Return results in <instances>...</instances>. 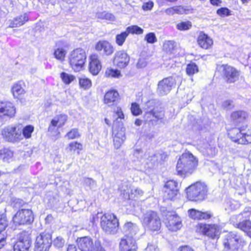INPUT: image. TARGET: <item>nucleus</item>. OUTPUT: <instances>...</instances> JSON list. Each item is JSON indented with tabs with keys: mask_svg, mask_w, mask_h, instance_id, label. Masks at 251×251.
Masks as SVG:
<instances>
[{
	"mask_svg": "<svg viewBox=\"0 0 251 251\" xmlns=\"http://www.w3.org/2000/svg\"><path fill=\"white\" fill-rule=\"evenodd\" d=\"M100 219V224L102 230L107 234L115 233L118 228L119 222L116 216L112 213H98L93 215L91 221L93 224H96Z\"/></svg>",
	"mask_w": 251,
	"mask_h": 251,
	"instance_id": "f257e3e1",
	"label": "nucleus"
},
{
	"mask_svg": "<svg viewBox=\"0 0 251 251\" xmlns=\"http://www.w3.org/2000/svg\"><path fill=\"white\" fill-rule=\"evenodd\" d=\"M197 165L198 160L191 153H183L177 162L176 169L177 174L182 177L191 174Z\"/></svg>",
	"mask_w": 251,
	"mask_h": 251,
	"instance_id": "f03ea898",
	"label": "nucleus"
},
{
	"mask_svg": "<svg viewBox=\"0 0 251 251\" xmlns=\"http://www.w3.org/2000/svg\"><path fill=\"white\" fill-rule=\"evenodd\" d=\"M228 136L231 140L240 144L251 143V128L243 126L231 129Z\"/></svg>",
	"mask_w": 251,
	"mask_h": 251,
	"instance_id": "7ed1b4c3",
	"label": "nucleus"
},
{
	"mask_svg": "<svg viewBox=\"0 0 251 251\" xmlns=\"http://www.w3.org/2000/svg\"><path fill=\"white\" fill-rule=\"evenodd\" d=\"M69 63L73 70L75 72L81 70L85 63L86 53L84 50L77 48L70 52L69 56Z\"/></svg>",
	"mask_w": 251,
	"mask_h": 251,
	"instance_id": "20e7f679",
	"label": "nucleus"
},
{
	"mask_svg": "<svg viewBox=\"0 0 251 251\" xmlns=\"http://www.w3.org/2000/svg\"><path fill=\"white\" fill-rule=\"evenodd\" d=\"M141 222L146 229L151 231H158L161 226L158 215L156 212L151 210L148 211L143 214Z\"/></svg>",
	"mask_w": 251,
	"mask_h": 251,
	"instance_id": "39448f33",
	"label": "nucleus"
},
{
	"mask_svg": "<svg viewBox=\"0 0 251 251\" xmlns=\"http://www.w3.org/2000/svg\"><path fill=\"white\" fill-rule=\"evenodd\" d=\"M187 198L190 201H201L206 196L207 188L202 183L197 182L186 189Z\"/></svg>",
	"mask_w": 251,
	"mask_h": 251,
	"instance_id": "423d86ee",
	"label": "nucleus"
},
{
	"mask_svg": "<svg viewBox=\"0 0 251 251\" xmlns=\"http://www.w3.org/2000/svg\"><path fill=\"white\" fill-rule=\"evenodd\" d=\"M1 133L5 140L11 143L18 142L23 139L22 130L13 125L4 127L2 129Z\"/></svg>",
	"mask_w": 251,
	"mask_h": 251,
	"instance_id": "0eeeda50",
	"label": "nucleus"
},
{
	"mask_svg": "<svg viewBox=\"0 0 251 251\" xmlns=\"http://www.w3.org/2000/svg\"><path fill=\"white\" fill-rule=\"evenodd\" d=\"M116 121L115 125L112 127L113 138L114 148L118 149L126 140L125 128L122 124H120L119 126H116Z\"/></svg>",
	"mask_w": 251,
	"mask_h": 251,
	"instance_id": "6e6552de",
	"label": "nucleus"
},
{
	"mask_svg": "<svg viewBox=\"0 0 251 251\" xmlns=\"http://www.w3.org/2000/svg\"><path fill=\"white\" fill-rule=\"evenodd\" d=\"M32 211L28 209L19 210L13 218L14 223L17 225H24L31 223L33 221Z\"/></svg>",
	"mask_w": 251,
	"mask_h": 251,
	"instance_id": "1a4fd4ad",
	"label": "nucleus"
},
{
	"mask_svg": "<svg viewBox=\"0 0 251 251\" xmlns=\"http://www.w3.org/2000/svg\"><path fill=\"white\" fill-rule=\"evenodd\" d=\"M239 237L233 232L226 234L223 239L225 249L229 251H235L239 247Z\"/></svg>",
	"mask_w": 251,
	"mask_h": 251,
	"instance_id": "9d476101",
	"label": "nucleus"
},
{
	"mask_svg": "<svg viewBox=\"0 0 251 251\" xmlns=\"http://www.w3.org/2000/svg\"><path fill=\"white\" fill-rule=\"evenodd\" d=\"M16 108L13 103L0 101V118L11 119L15 117Z\"/></svg>",
	"mask_w": 251,
	"mask_h": 251,
	"instance_id": "9b49d317",
	"label": "nucleus"
},
{
	"mask_svg": "<svg viewBox=\"0 0 251 251\" xmlns=\"http://www.w3.org/2000/svg\"><path fill=\"white\" fill-rule=\"evenodd\" d=\"M51 244V235L42 233L36 238L35 251H48Z\"/></svg>",
	"mask_w": 251,
	"mask_h": 251,
	"instance_id": "f8f14e48",
	"label": "nucleus"
},
{
	"mask_svg": "<svg viewBox=\"0 0 251 251\" xmlns=\"http://www.w3.org/2000/svg\"><path fill=\"white\" fill-rule=\"evenodd\" d=\"M197 230L212 239L218 238L219 236V228L217 225L200 224L198 226Z\"/></svg>",
	"mask_w": 251,
	"mask_h": 251,
	"instance_id": "ddd939ff",
	"label": "nucleus"
},
{
	"mask_svg": "<svg viewBox=\"0 0 251 251\" xmlns=\"http://www.w3.org/2000/svg\"><path fill=\"white\" fill-rule=\"evenodd\" d=\"M176 84L175 79L172 76L168 77L160 81L157 85V92L164 96L168 94Z\"/></svg>",
	"mask_w": 251,
	"mask_h": 251,
	"instance_id": "4468645a",
	"label": "nucleus"
},
{
	"mask_svg": "<svg viewBox=\"0 0 251 251\" xmlns=\"http://www.w3.org/2000/svg\"><path fill=\"white\" fill-rule=\"evenodd\" d=\"M164 197L168 200L173 199L178 194V184L174 180L167 181L163 188Z\"/></svg>",
	"mask_w": 251,
	"mask_h": 251,
	"instance_id": "2eb2a0df",
	"label": "nucleus"
},
{
	"mask_svg": "<svg viewBox=\"0 0 251 251\" xmlns=\"http://www.w3.org/2000/svg\"><path fill=\"white\" fill-rule=\"evenodd\" d=\"M221 68L227 82L233 83L238 79L239 72L235 68L228 65H223Z\"/></svg>",
	"mask_w": 251,
	"mask_h": 251,
	"instance_id": "dca6fc26",
	"label": "nucleus"
},
{
	"mask_svg": "<svg viewBox=\"0 0 251 251\" xmlns=\"http://www.w3.org/2000/svg\"><path fill=\"white\" fill-rule=\"evenodd\" d=\"M31 240L29 234L22 233L20 234L19 240L14 246V251H29Z\"/></svg>",
	"mask_w": 251,
	"mask_h": 251,
	"instance_id": "f3484780",
	"label": "nucleus"
},
{
	"mask_svg": "<svg viewBox=\"0 0 251 251\" xmlns=\"http://www.w3.org/2000/svg\"><path fill=\"white\" fill-rule=\"evenodd\" d=\"M76 243L81 251H96V241L94 243L92 238L89 236L77 238Z\"/></svg>",
	"mask_w": 251,
	"mask_h": 251,
	"instance_id": "a211bd4d",
	"label": "nucleus"
},
{
	"mask_svg": "<svg viewBox=\"0 0 251 251\" xmlns=\"http://www.w3.org/2000/svg\"><path fill=\"white\" fill-rule=\"evenodd\" d=\"M143 154L142 151L140 150L135 151L134 153V155L139 159V161L142 164H147L149 168H153L159 162L158 157H156V153L151 156H149L148 158H147V155H145V156L143 157Z\"/></svg>",
	"mask_w": 251,
	"mask_h": 251,
	"instance_id": "6ab92c4d",
	"label": "nucleus"
},
{
	"mask_svg": "<svg viewBox=\"0 0 251 251\" xmlns=\"http://www.w3.org/2000/svg\"><path fill=\"white\" fill-rule=\"evenodd\" d=\"M123 232L125 236L124 239L136 240L139 232V227L135 224L127 222L123 226Z\"/></svg>",
	"mask_w": 251,
	"mask_h": 251,
	"instance_id": "aec40b11",
	"label": "nucleus"
},
{
	"mask_svg": "<svg viewBox=\"0 0 251 251\" xmlns=\"http://www.w3.org/2000/svg\"><path fill=\"white\" fill-rule=\"evenodd\" d=\"M129 61V56L124 51L121 50L115 54L113 63L115 65L120 68L126 67Z\"/></svg>",
	"mask_w": 251,
	"mask_h": 251,
	"instance_id": "412c9836",
	"label": "nucleus"
},
{
	"mask_svg": "<svg viewBox=\"0 0 251 251\" xmlns=\"http://www.w3.org/2000/svg\"><path fill=\"white\" fill-rule=\"evenodd\" d=\"M166 225L169 230L172 231H176L182 226L180 218L176 214L168 215Z\"/></svg>",
	"mask_w": 251,
	"mask_h": 251,
	"instance_id": "4be33fe9",
	"label": "nucleus"
},
{
	"mask_svg": "<svg viewBox=\"0 0 251 251\" xmlns=\"http://www.w3.org/2000/svg\"><path fill=\"white\" fill-rule=\"evenodd\" d=\"M101 69V64L98 55L92 54L90 56L89 70L94 75H97Z\"/></svg>",
	"mask_w": 251,
	"mask_h": 251,
	"instance_id": "5701e85b",
	"label": "nucleus"
},
{
	"mask_svg": "<svg viewBox=\"0 0 251 251\" xmlns=\"http://www.w3.org/2000/svg\"><path fill=\"white\" fill-rule=\"evenodd\" d=\"M95 49L106 55L112 54L114 50L113 46L107 41H100L96 46Z\"/></svg>",
	"mask_w": 251,
	"mask_h": 251,
	"instance_id": "b1692460",
	"label": "nucleus"
},
{
	"mask_svg": "<svg viewBox=\"0 0 251 251\" xmlns=\"http://www.w3.org/2000/svg\"><path fill=\"white\" fill-rule=\"evenodd\" d=\"M192 12L193 9L191 7L182 5L174 6L165 10V13L168 15H172L175 14H187L192 13Z\"/></svg>",
	"mask_w": 251,
	"mask_h": 251,
	"instance_id": "393cba45",
	"label": "nucleus"
},
{
	"mask_svg": "<svg viewBox=\"0 0 251 251\" xmlns=\"http://www.w3.org/2000/svg\"><path fill=\"white\" fill-rule=\"evenodd\" d=\"M64 43L62 41H58L56 43L55 48L54 49L53 55L54 57L62 62L65 59L67 51L64 49Z\"/></svg>",
	"mask_w": 251,
	"mask_h": 251,
	"instance_id": "a878e982",
	"label": "nucleus"
},
{
	"mask_svg": "<svg viewBox=\"0 0 251 251\" xmlns=\"http://www.w3.org/2000/svg\"><path fill=\"white\" fill-rule=\"evenodd\" d=\"M197 42L200 47L204 49H208L213 43L212 39L202 32H200Z\"/></svg>",
	"mask_w": 251,
	"mask_h": 251,
	"instance_id": "bb28decb",
	"label": "nucleus"
},
{
	"mask_svg": "<svg viewBox=\"0 0 251 251\" xmlns=\"http://www.w3.org/2000/svg\"><path fill=\"white\" fill-rule=\"evenodd\" d=\"M121 251H136L135 240L122 239L120 243Z\"/></svg>",
	"mask_w": 251,
	"mask_h": 251,
	"instance_id": "cd10ccee",
	"label": "nucleus"
},
{
	"mask_svg": "<svg viewBox=\"0 0 251 251\" xmlns=\"http://www.w3.org/2000/svg\"><path fill=\"white\" fill-rule=\"evenodd\" d=\"M24 86L25 83L22 81H19L13 84L11 87V92L14 98L19 99L21 96L25 93Z\"/></svg>",
	"mask_w": 251,
	"mask_h": 251,
	"instance_id": "c85d7f7f",
	"label": "nucleus"
},
{
	"mask_svg": "<svg viewBox=\"0 0 251 251\" xmlns=\"http://www.w3.org/2000/svg\"><path fill=\"white\" fill-rule=\"evenodd\" d=\"M119 99V93L114 90H110L106 93L104 98V102L108 106L115 104Z\"/></svg>",
	"mask_w": 251,
	"mask_h": 251,
	"instance_id": "c756f323",
	"label": "nucleus"
},
{
	"mask_svg": "<svg viewBox=\"0 0 251 251\" xmlns=\"http://www.w3.org/2000/svg\"><path fill=\"white\" fill-rule=\"evenodd\" d=\"M28 20V16L27 14L24 13L11 20L9 27L10 28L19 27L24 25Z\"/></svg>",
	"mask_w": 251,
	"mask_h": 251,
	"instance_id": "7c9ffc66",
	"label": "nucleus"
},
{
	"mask_svg": "<svg viewBox=\"0 0 251 251\" xmlns=\"http://www.w3.org/2000/svg\"><path fill=\"white\" fill-rule=\"evenodd\" d=\"M248 117L247 113L243 111H238L233 112L231 118L235 124H239L245 121Z\"/></svg>",
	"mask_w": 251,
	"mask_h": 251,
	"instance_id": "2f4dec72",
	"label": "nucleus"
},
{
	"mask_svg": "<svg viewBox=\"0 0 251 251\" xmlns=\"http://www.w3.org/2000/svg\"><path fill=\"white\" fill-rule=\"evenodd\" d=\"M146 116L148 118H150L149 121L155 122L159 120L162 119L164 116V112L162 110H152L149 112H148L146 114Z\"/></svg>",
	"mask_w": 251,
	"mask_h": 251,
	"instance_id": "473e14b6",
	"label": "nucleus"
},
{
	"mask_svg": "<svg viewBox=\"0 0 251 251\" xmlns=\"http://www.w3.org/2000/svg\"><path fill=\"white\" fill-rule=\"evenodd\" d=\"M200 150L204 154L209 156H214L217 153L216 148L207 143L200 147Z\"/></svg>",
	"mask_w": 251,
	"mask_h": 251,
	"instance_id": "72a5a7b5",
	"label": "nucleus"
},
{
	"mask_svg": "<svg viewBox=\"0 0 251 251\" xmlns=\"http://www.w3.org/2000/svg\"><path fill=\"white\" fill-rule=\"evenodd\" d=\"M7 226V221L4 219L1 218L0 219V249L5 243V237L3 232Z\"/></svg>",
	"mask_w": 251,
	"mask_h": 251,
	"instance_id": "f704fd0d",
	"label": "nucleus"
},
{
	"mask_svg": "<svg viewBox=\"0 0 251 251\" xmlns=\"http://www.w3.org/2000/svg\"><path fill=\"white\" fill-rule=\"evenodd\" d=\"M113 117L115 118V120H114L113 126L115 125V123L116 121L117 122L116 124V126H118V124H119V126L120 124H123V123H120V121L124 119L125 116L121 107H117L114 109Z\"/></svg>",
	"mask_w": 251,
	"mask_h": 251,
	"instance_id": "c9c22d12",
	"label": "nucleus"
},
{
	"mask_svg": "<svg viewBox=\"0 0 251 251\" xmlns=\"http://www.w3.org/2000/svg\"><path fill=\"white\" fill-rule=\"evenodd\" d=\"M238 227L251 237V222L250 220H245L239 223L238 224Z\"/></svg>",
	"mask_w": 251,
	"mask_h": 251,
	"instance_id": "e433bc0d",
	"label": "nucleus"
},
{
	"mask_svg": "<svg viewBox=\"0 0 251 251\" xmlns=\"http://www.w3.org/2000/svg\"><path fill=\"white\" fill-rule=\"evenodd\" d=\"M13 152L8 149L4 148L0 150V158L3 161L9 162L12 159Z\"/></svg>",
	"mask_w": 251,
	"mask_h": 251,
	"instance_id": "4c0bfd02",
	"label": "nucleus"
},
{
	"mask_svg": "<svg viewBox=\"0 0 251 251\" xmlns=\"http://www.w3.org/2000/svg\"><path fill=\"white\" fill-rule=\"evenodd\" d=\"M176 47V44L174 41L168 40L164 42L163 49L165 51L172 54L174 53Z\"/></svg>",
	"mask_w": 251,
	"mask_h": 251,
	"instance_id": "58836bf2",
	"label": "nucleus"
},
{
	"mask_svg": "<svg viewBox=\"0 0 251 251\" xmlns=\"http://www.w3.org/2000/svg\"><path fill=\"white\" fill-rule=\"evenodd\" d=\"M143 194V192L142 190L135 187H132L130 188V192L129 193L128 191L126 192V195L127 198L129 199H133L136 197H138L140 196H142Z\"/></svg>",
	"mask_w": 251,
	"mask_h": 251,
	"instance_id": "ea45409f",
	"label": "nucleus"
},
{
	"mask_svg": "<svg viewBox=\"0 0 251 251\" xmlns=\"http://www.w3.org/2000/svg\"><path fill=\"white\" fill-rule=\"evenodd\" d=\"M128 35L129 34L140 35L143 33L144 30L136 25L129 26L126 30Z\"/></svg>",
	"mask_w": 251,
	"mask_h": 251,
	"instance_id": "a19ab883",
	"label": "nucleus"
},
{
	"mask_svg": "<svg viewBox=\"0 0 251 251\" xmlns=\"http://www.w3.org/2000/svg\"><path fill=\"white\" fill-rule=\"evenodd\" d=\"M240 203L234 200H228L226 202L225 209L227 211H232L239 208Z\"/></svg>",
	"mask_w": 251,
	"mask_h": 251,
	"instance_id": "79ce46f5",
	"label": "nucleus"
},
{
	"mask_svg": "<svg viewBox=\"0 0 251 251\" xmlns=\"http://www.w3.org/2000/svg\"><path fill=\"white\" fill-rule=\"evenodd\" d=\"M60 78L65 84L68 85L75 80V76L73 75L62 72L60 74Z\"/></svg>",
	"mask_w": 251,
	"mask_h": 251,
	"instance_id": "37998d69",
	"label": "nucleus"
},
{
	"mask_svg": "<svg viewBox=\"0 0 251 251\" xmlns=\"http://www.w3.org/2000/svg\"><path fill=\"white\" fill-rule=\"evenodd\" d=\"M128 36L126 31L117 34L115 37L116 43L119 46H123Z\"/></svg>",
	"mask_w": 251,
	"mask_h": 251,
	"instance_id": "c03bdc74",
	"label": "nucleus"
},
{
	"mask_svg": "<svg viewBox=\"0 0 251 251\" xmlns=\"http://www.w3.org/2000/svg\"><path fill=\"white\" fill-rule=\"evenodd\" d=\"M105 75L107 77L119 78L121 75L120 71L117 69L108 68L105 72Z\"/></svg>",
	"mask_w": 251,
	"mask_h": 251,
	"instance_id": "a18cd8bd",
	"label": "nucleus"
},
{
	"mask_svg": "<svg viewBox=\"0 0 251 251\" xmlns=\"http://www.w3.org/2000/svg\"><path fill=\"white\" fill-rule=\"evenodd\" d=\"M59 128H60V127L56 124L55 121L52 120L48 127V131L52 136L58 135L59 134V132L58 131Z\"/></svg>",
	"mask_w": 251,
	"mask_h": 251,
	"instance_id": "49530a36",
	"label": "nucleus"
},
{
	"mask_svg": "<svg viewBox=\"0 0 251 251\" xmlns=\"http://www.w3.org/2000/svg\"><path fill=\"white\" fill-rule=\"evenodd\" d=\"M68 119L67 116L65 114H60L55 117L52 120H55L56 124H57L59 127H61L63 126Z\"/></svg>",
	"mask_w": 251,
	"mask_h": 251,
	"instance_id": "de8ad7c7",
	"label": "nucleus"
},
{
	"mask_svg": "<svg viewBox=\"0 0 251 251\" xmlns=\"http://www.w3.org/2000/svg\"><path fill=\"white\" fill-rule=\"evenodd\" d=\"M97 17L99 19H105L109 21H114L115 19L113 15L105 11L97 13Z\"/></svg>",
	"mask_w": 251,
	"mask_h": 251,
	"instance_id": "09e8293b",
	"label": "nucleus"
},
{
	"mask_svg": "<svg viewBox=\"0 0 251 251\" xmlns=\"http://www.w3.org/2000/svg\"><path fill=\"white\" fill-rule=\"evenodd\" d=\"M34 127L33 126H26L22 130L23 135L25 139H29L31 136V134L33 132Z\"/></svg>",
	"mask_w": 251,
	"mask_h": 251,
	"instance_id": "8fccbe9b",
	"label": "nucleus"
},
{
	"mask_svg": "<svg viewBox=\"0 0 251 251\" xmlns=\"http://www.w3.org/2000/svg\"><path fill=\"white\" fill-rule=\"evenodd\" d=\"M198 67L194 63H191L187 65L186 67V73L189 75H192L198 72Z\"/></svg>",
	"mask_w": 251,
	"mask_h": 251,
	"instance_id": "3c124183",
	"label": "nucleus"
},
{
	"mask_svg": "<svg viewBox=\"0 0 251 251\" xmlns=\"http://www.w3.org/2000/svg\"><path fill=\"white\" fill-rule=\"evenodd\" d=\"M79 84L80 87L84 89H89L92 86L91 80L85 77L79 78Z\"/></svg>",
	"mask_w": 251,
	"mask_h": 251,
	"instance_id": "603ef678",
	"label": "nucleus"
},
{
	"mask_svg": "<svg viewBox=\"0 0 251 251\" xmlns=\"http://www.w3.org/2000/svg\"><path fill=\"white\" fill-rule=\"evenodd\" d=\"M216 13L221 17H225L231 15V11L226 7H221L218 9Z\"/></svg>",
	"mask_w": 251,
	"mask_h": 251,
	"instance_id": "864d4df0",
	"label": "nucleus"
},
{
	"mask_svg": "<svg viewBox=\"0 0 251 251\" xmlns=\"http://www.w3.org/2000/svg\"><path fill=\"white\" fill-rule=\"evenodd\" d=\"M69 148L71 151H77V153H79V151L82 149V146L77 142H72L69 144Z\"/></svg>",
	"mask_w": 251,
	"mask_h": 251,
	"instance_id": "5fc2aeb1",
	"label": "nucleus"
},
{
	"mask_svg": "<svg viewBox=\"0 0 251 251\" xmlns=\"http://www.w3.org/2000/svg\"><path fill=\"white\" fill-rule=\"evenodd\" d=\"M144 40L149 44H154L157 41L156 35L153 32H150L147 34L145 36Z\"/></svg>",
	"mask_w": 251,
	"mask_h": 251,
	"instance_id": "6e6d98bb",
	"label": "nucleus"
},
{
	"mask_svg": "<svg viewBox=\"0 0 251 251\" xmlns=\"http://www.w3.org/2000/svg\"><path fill=\"white\" fill-rule=\"evenodd\" d=\"M65 240L61 237H57L53 241V245L57 249L62 248L65 244Z\"/></svg>",
	"mask_w": 251,
	"mask_h": 251,
	"instance_id": "4d7b16f0",
	"label": "nucleus"
},
{
	"mask_svg": "<svg viewBox=\"0 0 251 251\" xmlns=\"http://www.w3.org/2000/svg\"><path fill=\"white\" fill-rule=\"evenodd\" d=\"M80 136V134L78 130L76 128H73L68 132L66 135L67 137L69 139H74L77 138Z\"/></svg>",
	"mask_w": 251,
	"mask_h": 251,
	"instance_id": "13d9d810",
	"label": "nucleus"
},
{
	"mask_svg": "<svg viewBox=\"0 0 251 251\" xmlns=\"http://www.w3.org/2000/svg\"><path fill=\"white\" fill-rule=\"evenodd\" d=\"M192 25L190 22H182L178 24L176 27L180 30H188L191 27Z\"/></svg>",
	"mask_w": 251,
	"mask_h": 251,
	"instance_id": "bf43d9fd",
	"label": "nucleus"
},
{
	"mask_svg": "<svg viewBox=\"0 0 251 251\" xmlns=\"http://www.w3.org/2000/svg\"><path fill=\"white\" fill-rule=\"evenodd\" d=\"M131 111L134 116H138L142 113V110L140 108L139 105L136 103H132Z\"/></svg>",
	"mask_w": 251,
	"mask_h": 251,
	"instance_id": "052dcab7",
	"label": "nucleus"
},
{
	"mask_svg": "<svg viewBox=\"0 0 251 251\" xmlns=\"http://www.w3.org/2000/svg\"><path fill=\"white\" fill-rule=\"evenodd\" d=\"M189 216L194 219L200 220L201 211L191 209L188 211Z\"/></svg>",
	"mask_w": 251,
	"mask_h": 251,
	"instance_id": "680f3d73",
	"label": "nucleus"
},
{
	"mask_svg": "<svg viewBox=\"0 0 251 251\" xmlns=\"http://www.w3.org/2000/svg\"><path fill=\"white\" fill-rule=\"evenodd\" d=\"M84 183L86 185L89 187L91 189H93L96 188V182L92 178H85L84 179Z\"/></svg>",
	"mask_w": 251,
	"mask_h": 251,
	"instance_id": "e2e57ef3",
	"label": "nucleus"
},
{
	"mask_svg": "<svg viewBox=\"0 0 251 251\" xmlns=\"http://www.w3.org/2000/svg\"><path fill=\"white\" fill-rule=\"evenodd\" d=\"M154 3L152 1L145 2L142 5V9L145 11L151 10L153 7Z\"/></svg>",
	"mask_w": 251,
	"mask_h": 251,
	"instance_id": "0e129e2a",
	"label": "nucleus"
},
{
	"mask_svg": "<svg viewBox=\"0 0 251 251\" xmlns=\"http://www.w3.org/2000/svg\"><path fill=\"white\" fill-rule=\"evenodd\" d=\"M146 251H159V249L155 244L149 243L146 249Z\"/></svg>",
	"mask_w": 251,
	"mask_h": 251,
	"instance_id": "69168bd1",
	"label": "nucleus"
},
{
	"mask_svg": "<svg viewBox=\"0 0 251 251\" xmlns=\"http://www.w3.org/2000/svg\"><path fill=\"white\" fill-rule=\"evenodd\" d=\"M156 157H158L159 161L160 162L162 161H164L167 157L166 153L163 152H158L156 153Z\"/></svg>",
	"mask_w": 251,
	"mask_h": 251,
	"instance_id": "338daca9",
	"label": "nucleus"
},
{
	"mask_svg": "<svg viewBox=\"0 0 251 251\" xmlns=\"http://www.w3.org/2000/svg\"><path fill=\"white\" fill-rule=\"evenodd\" d=\"M13 202L15 203L13 206L16 207H19L24 203V201L20 199H14Z\"/></svg>",
	"mask_w": 251,
	"mask_h": 251,
	"instance_id": "774afa93",
	"label": "nucleus"
}]
</instances>
